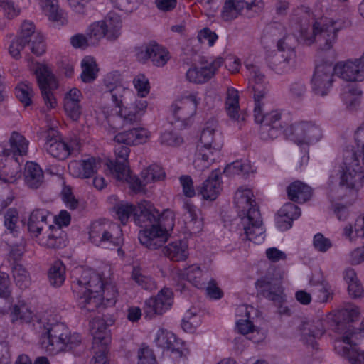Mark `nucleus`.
<instances>
[{
	"label": "nucleus",
	"mask_w": 364,
	"mask_h": 364,
	"mask_svg": "<svg viewBox=\"0 0 364 364\" xmlns=\"http://www.w3.org/2000/svg\"><path fill=\"white\" fill-rule=\"evenodd\" d=\"M288 92L292 99L301 101L306 96L307 87L303 80H298L289 85Z\"/></svg>",
	"instance_id": "obj_58"
},
{
	"label": "nucleus",
	"mask_w": 364,
	"mask_h": 364,
	"mask_svg": "<svg viewBox=\"0 0 364 364\" xmlns=\"http://www.w3.org/2000/svg\"><path fill=\"white\" fill-rule=\"evenodd\" d=\"M44 136L46 138L45 149L54 158L64 160L70 156L73 150V145L62 141L58 131L54 128L46 130Z\"/></svg>",
	"instance_id": "obj_19"
},
{
	"label": "nucleus",
	"mask_w": 364,
	"mask_h": 364,
	"mask_svg": "<svg viewBox=\"0 0 364 364\" xmlns=\"http://www.w3.org/2000/svg\"><path fill=\"white\" fill-rule=\"evenodd\" d=\"M254 116L255 122L260 124L259 136L262 140H273L282 134L284 124L279 111L274 110L263 114L259 102L255 104Z\"/></svg>",
	"instance_id": "obj_9"
},
{
	"label": "nucleus",
	"mask_w": 364,
	"mask_h": 364,
	"mask_svg": "<svg viewBox=\"0 0 364 364\" xmlns=\"http://www.w3.org/2000/svg\"><path fill=\"white\" fill-rule=\"evenodd\" d=\"M13 276L16 284L21 289H26L31 284L29 274L21 264H16L14 265Z\"/></svg>",
	"instance_id": "obj_54"
},
{
	"label": "nucleus",
	"mask_w": 364,
	"mask_h": 364,
	"mask_svg": "<svg viewBox=\"0 0 364 364\" xmlns=\"http://www.w3.org/2000/svg\"><path fill=\"white\" fill-rule=\"evenodd\" d=\"M242 8L238 6L232 0H226L223 8L221 17L225 21H231L238 16Z\"/></svg>",
	"instance_id": "obj_60"
},
{
	"label": "nucleus",
	"mask_w": 364,
	"mask_h": 364,
	"mask_svg": "<svg viewBox=\"0 0 364 364\" xmlns=\"http://www.w3.org/2000/svg\"><path fill=\"white\" fill-rule=\"evenodd\" d=\"M168 224L163 223L157 225H152L149 228H146L140 230L138 238L140 243L150 250H156L161 247L168 240Z\"/></svg>",
	"instance_id": "obj_17"
},
{
	"label": "nucleus",
	"mask_w": 364,
	"mask_h": 364,
	"mask_svg": "<svg viewBox=\"0 0 364 364\" xmlns=\"http://www.w3.org/2000/svg\"><path fill=\"white\" fill-rule=\"evenodd\" d=\"M221 172L219 169L212 171L210 175L197 188L198 193L204 200H215L222 190Z\"/></svg>",
	"instance_id": "obj_28"
},
{
	"label": "nucleus",
	"mask_w": 364,
	"mask_h": 364,
	"mask_svg": "<svg viewBox=\"0 0 364 364\" xmlns=\"http://www.w3.org/2000/svg\"><path fill=\"white\" fill-rule=\"evenodd\" d=\"M299 330L303 341L313 346L314 340L319 338L325 333L323 321L321 318L302 321Z\"/></svg>",
	"instance_id": "obj_29"
},
{
	"label": "nucleus",
	"mask_w": 364,
	"mask_h": 364,
	"mask_svg": "<svg viewBox=\"0 0 364 364\" xmlns=\"http://www.w3.org/2000/svg\"><path fill=\"white\" fill-rule=\"evenodd\" d=\"M154 342L158 347L171 350L173 358L186 356L184 350L179 346L180 342L176 336L170 331L160 328L156 334Z\"/></svg>",
	"instance_id": "obj_26"
},
{
	"label": "nucleus",
	"mask_w": 364,
	"mask_h": 364,
	"mask_svg": "<svg viewBox=\"0 0 364 364\" xmlns=\"http://www.w3.org/2000/svg\"><path fill=\"white\" fill-rule=\"evenodd\" d=\"M113 223L107 220H99L93 222L90 225L89 236L90 240L97 246H101L105 242V239L107 237L109 231Z\"/></svg>",
	"instance_id": "obj_40"
},
{
	"label": "nucleus",
	"mask_w": 364,
	"mask_h": 364,
	"mask_svg": "<svg viewBox=\"0 0 364 364\" xmlns=\"http://www.w3.org/2000/svg\"><path fill=\"white\" fill-rule=\"evenodd\" d=\"M256 284L262 289V293L265 298L278 304L283 301V290L279 279H272L267 274L257 280Z\"/></svg>",
	"instance_id": "obj_31"
},
{
	"label": "nucleus",
	"mask_w": 364,
	"mask_h": 364,
	"mask_svg": "<svg viewBox=\"0 0 364 364\" xmlns=\"http://www.w3.org/2000/svg\"><path fill=\"white\" fill-rule=\"evenodd\" d=\"M249 165L242 163V161H236L230 164H228L226 166V167L224 168V173H225L227 176H232L235 174H246L249 172Z\"/></svg>",
	"instance_id": "obj_64"
},
{
	"label": "nucleus",
	"mask_w": 364,
	"mask_h": 364,
	"mask_svg": "<svg viewBox=\"0 0 364 364\" xmlns=\"http://www.w3.org/2000/svg\"><path fill=\"white\" fill-rule=\"evenodd\" d=\"M165 218H171V220L168 223L169 229L173 227V213L171 211L166 210V213L161 215L159 212L156 210L152 204L149 202L144 200L138 204L136 211L134 212V221L136 224L141 227L148 228L152 225H157L163 223Z\"/></svg>",
	"instance_id": "obj_12"
},
{
	"label": "nucleus",
	"mask_w": 364,
	"mask_h": 364,
	"mask_svg": "<svg viewBox=\"0 0 364 364\" xmlns=\"http://www.w3.org/2000/svg\"><path fill=\"white\" fill-rule=\"evenodd\" d=\"M225 107L228 115L233 120L239 121V95L238 91L233 87L227 90Z\"/></svg>",
	"instance_id": "obj_47"
},
{
	"label": "nucleus",
	"mask_w": 364,
	"mask_h": 364,
	"mask_svg": "<svg viewBox=\"0 0 364 364\" xmlns=\"http://www.w3.org/2000/svg\"><path fill=\"white\" fill-rule=\"evenodd\" d=\"M21 163L19 159L4 158L0 162V181L5 183H14L21 177Z\"/></svg>",
	"instance_id": "obj_35"
},
{
	"label": "nucleus",
	"mask_w": 364,
	"mask_h": 364,
	"mask_svg": "<svg viewBox=\"0 0 364 364\" xmlns=\"http://www.w3.org/2000/svg\"><path fill=\"white\" fill-rule=\"evenodd\" d=\"M135 52L137 60L146 63L150 60L153 65L157 67H163L170 59L169 52L156 43L137 47Z\"/></svg>",
	"instance_id": "obj_18"
},
{
	"label": "nucleus",
	"mask_w": 364,
	"mask_h": 364,
	"mask_svg": "<svg viewBox=\"0 0 364 364\" xmlns=\"http://www.w3.org/2000/svg\"><path fill=\"white\" fill-rule=\"evenodd\" d=\"M292 132L299 144L315 143L322 137L321 127L311 122H301L294 124Z\"/></svg>",
	"instance_id": "obj_23"
},
{
	"label": "nucleus",
	"mask_w": 364,
	"mask_h": 364,
	"mask_svg": "<svg viewBox=\"0 0 364 364\" xmlns=\"http://www.w3.org/2000/svg\"><path fill=\"white\" fill-rule=\"evenodd\" d=\"M334 70L336 76L347 82L364 80V54L360 58L338 62Z\"/></svg>",
	"instance_id": "obj_16"
},
{
	"label": "nucleus",
	"mask_w": 364,
	"mask_h": 364,
	"mask_svg": "<svg viewBox=\"0 0 364 364\" xmlns=\"http://www.w3.org/2000/svg\"><path fill=\"white\" fill-rule=\"evenodd\" d=\"M48 211L45 209L34 210L30 215L28 222L29 232L36 237L42 235L49 225H47Z\"/></svg>",
	"instance_id": "obj_39"
},
{
	"label": "nucleus",
	"mask_w": 364,
	"mask_h": 364,
	"mask_svg": "<svg viewBox=\"0 0 364 364\" xmlns=\"http://www.w3.org/2000/svg\"><path fill=\"white\" fill-rule=\"evenodd\" d=\"M136 208L137 207L127 203H119L114 206L118 218L123 225L126 224L132 215L134 217Z\"/></svg>",
	"instance_id": "obj_59"
},
{
	"label": "nucleus",
	"mask_w": 364,
	"mask_h": 364,
	"mask_svg": "<svg viewBox=\"0 0 364 364\" xmlns=\"http://www.w3.org/2000/svg\"><path fill=\"white\" fill-rule=\"evenodd\" d=\"M241 311H245L246 316L247 317V319H240L237 321L236 323V328L238 331V332L242 335L247 336V338L252 341L254 343H257L259 341L262 339V336H259V338H256L252 336V335L255 333L257 334L259 333V331L257 329L255 328V326L249 320L250 318V313L248 311V307L246 306H242L240 307Z\"/></svg>",
	"instance_id": "obj_46"
},
{
	"label": "nucleus",
	"mask_w": 364,
	"mask_h": 364,
	"mask_svg": "<svg viewBox=\"0 0 364 364\" xmlns=\"http://www.w3.org/2000/svg\"><path fill=\"white\" fill-rule=\"evenodd\" d=\"M48 276L52 286L60 287L65 279V267L63 263L60 260L55 261L49 269Z\"/></svg>",
	"instance_id": "obj_49"
},
{
	"label": "nucleus",
	"mask_w": 364,
	"mask_h": 364,
	"mask_svg": "<svg viewBox=\"0 0 364 364\" xmlns=\"http://www.w3.org/2000/svg\"><path fill=\"white\" fill-rule=\"evenodd\" d=\"M223 145L222 134L218 129L216 120L210 119L206 122L195 153L193 165L199 171H204L220 156Z\"/></svg>",
	"instance_id": "obj_4"
},
{
	"label": "nucleus",
	"mask_w": 364,
	"mask_h": 364,
	"mask_svg": "<svg viewBox=\"0 0 364 364\" xmlns=\"http://www.w3.org/2000/svg\"><path fill=\"white\" fill-rule=\"evenodd\" d=\"M18 213L15 208H9L4 215V226L13 235L18 231Z\"/></svg>",
	"instance_id": "obj_57"
},
{
	"label": "nucleus",
	"mask_w": 364,
	"mask_h": 364,
	"mask_svg": "<svg viewBox=\"0 0 364 364\" xmlns=\"http://www.w3.org/2000/svg\"><path fill=\"white\" fill-rule=\"evenodd\" d=\"M100 166V159L90 157L80 161H73L68 165L70 173L79 178H90Z\"/></svg>",
	"instance_id": "obj_32"
},
{
	"label": "nucleus",
	"mask_w": 364,
	"mask_h": 364,
	"mask_svg": "<svg viewBox=\"0 0 364 364\" xmlns=\"http://www.w3.org/2000/svg\"><path fill=\"white\" fill-rule=\"evenodd\" d=\"M358 306L348 304L341 309L331 324V329L341 337L335 341V350L350 364H364V351L356 347L353 338L358 332L352 323L360 317Z\"/></svg>",
	"instance_id": "obj_1"
},
{
	"label": "nucleus",
	"mask_w": 364,
	"mask_h": 364,
	"mask_svg": "<svg viewBox=\"0 0 364 364\" xmlns=\"http://www.w3.org/2000/svg\"><path fill=\"white\" fill-rule=\"evenodd\" d=\"M108 92L109 93L111 100L115 107H119V109L124 106V104L125 103L127 95L129 94V91L122 85L117 86L115 89L111 90V91Z\"/></svg>",
	"instance_id": "obj_63"
},
{
	"label": "nucleus",
	"mask_w": 364,
	"mask_h": 364,
	"mask_svg": "<svg viewBox=\"0 0 364 364\" xmlns=\"http://www.w3.org/2000/svg\"><path fill=\"white\" fill-rule=\"evenodd\" d=\"M340 186L351 190H358L362 187L364 175L357 154L352 150L345 151Z\"/></svg>",
	"instance_id": "obj_11"
},
{
	"label": "nucleus",
	"mask_w": 364,
	"mask_h": 364,
	"mask_svg": "<svg viewBox=\"0 0 364 364\" xmlns=\"http://www.w3.org/2000/svg\"><path fill=\"white\" fill-rule=\"evenodd\" d=\"M246 68L251 77L250 84L254 92L255 104L259 103L267 91L265 76L258 67L252 64H247Z\"/></svg>",
	"instance_id": "obj_33"
},
{
	"label": "nucleus",
	"mask_w": 364,
	"mask_h": 364,
	"mask_svg": "<svg viewBox=\"0 0 364 364\" xmlns=\"http://www.w3.org/2000/svg\"><path fill=\"white\" fill-rule=\"evenodd\" d=\"M137 359V364H157L153 350L144 344L138 349Z\"/></svg>",
	"instance_id": "obj_62"
},
{
	"label": "nucleus",
	"mask_w": 364,
	"mask_h": 364,
	"mask_svg": "<svg viewBox=\"0 0 364 364\" xmlns=\"http://www.w3.org/2000/svg\"><path fill=\"white\" fill-rule=\"evenodd\" d=\"M29 141L21 133L14 131L11 132L6 144L0 145V162H3L4 158H14L26 156L28 150Z\"/></svg>",
	"instance_id": "obj_21"
},
{
	"label": "nucleus",
	"mask_w": 364,
	"mask_h": 364,
	"mask_svg": "<svg viewBox=\"0 0 364 364\" xmlns=\"http://www.w3.org/2000/svg\"><path fill=\"white\" fill-rule=\"evenodd\" d=\"M110 229L112 231H109V233H108L101 246L110 249L117 248L118 255L123 256L124 251L122 250V246L124 244L122 230L119 225L114 223Z\"/></svg>",
	"instance_id": "obj_44"
},
{
	"label": "nucleus",
	"mask_w": 364,
	"mask_h": 364,
	"mask_svg": "<svg viewBox=\"0 0 364 364\" xmlns=\"http://www.w3.org/2000/svg\"><path fill=\"white\" fill-rule=\"evenodd\" d=\"M41 337V346L48 353L58 354L62 351H72L80 355L84 350L78 333L70 334L68 328L62 323L48 324Z\"/></svg>",
	"instance_id": "obj_5"
},
{
	"label": "nucleus",
	"mask_w": 364,
	"mask_h": 364,
	"mask_svg": "<svg viewBox=\"0 0 364 364\" xmlns=\"http://www.w3.org/2000/svg\"><path fill=\"white\" fill-rule=\"evenodd\" d=\"M333 75L335 70L331 63H316L311 78L312 91L317 95H326L332 87Z\"/></svg>",
	"instance_id": "obj_13"
},
{
	"label": "nucleus",
	"mask_w": 364,
	"mask_h": 364,
	"mask_svg": "<svg viewBox=\"0 0 364 364\" xmlns=\"http://www.w3.org/2000/svg\"><path fill=\"white\" fill-rule=\"evenodd\" d=\"M90 333L93 336L95 344L107 346L109 342V331L108 324L104 318L96 317L90 321Z\"/></svg>",
	"instance_id": "obj_41"
},
{
	"label": "nucleus",
	"mask_w": 364,
	"mask_h": 364,
	"mask_svg": "<svg viewBox=\"0 0 364 364\" xmlns=\"http://www.w3.org/2000/svg\"><path fill=\"white\" fill-rule=\"evenodd\" d=\"M26 45L36 55H41L46 51L43 36L36 31L34 25L28 21L22 23L18 36L11 41L9 48V54L16 60L21 58V51Z\"/></svg>",
	"instance_id": "obj_7"
},
{
	"label": "nucleus",
	"mask_w": 364,
	"mask_h": 364,
	"mask_svg": "<svg viewBox=\"0 0 364 364\" xmlns=\"http://www.w3.org/2000/svg\"><path fill=\"white\" fill-rule=\"evenodd\" d=\"M362 91L355 85H348L342 90L341 96L343 102L349 109H353L359 105Z\"/></svg>",
	"instance_id": "obj_45"
},
{
	"label": "nucleus",
	"mask_w": 364,
	"mask_h": 364,
	"mask_svg": "<svg viewBox=\"0 0 364 364\" xmlns=\"http://www.w3.org/2000/svg\"><path fill=\"white\" fill-rule=\"evenodd\" d=\"M147 108V102L137 100L121 107L118 114L111 115L107 118L108 129L112 132L123 127H129L139 123Z\"/></svg>",
	"instance_id": "obj_8"
},
{
	"label": "nucleus",
	"mask_w": 364,
	"mask_h": 364,
	"mask_svg": "<svg viewBox=\"0 0 364 364\" xmlns=\"http://www.w3.org/2000/svg\"><path fill=\"white\" fill-rule=\"evenodd\" d=\"M200 319L196 312L188 310L182 320L181 326L186 332L193 333L200 324Z\"/></svg>",
	"instance_id": "obj_61"
},
{
	"label": "nucleus",
	"mask_w": 364,
	"mask_h": 364,
	"mask_svg": "<svg viewBox=\"0 0 364 364\" xmlns=\"http://www.w3.org/2000/svg\"><path fill=\"white\" fill-rule=\"evenodd\" d=\"M301 215L299 208L293 203H287L278 212L277 224L281 230H287L292 225V221Z\"/></svg>",
	"instance_id": "obj_36"
},
{
	"label": "nucleus",
	"mask_w": 364,
	"mask_h": 364,
	"mask_svg": "<svg viewBox=\"0 0 364 364\" xmlns=\"http://www.w3.org/2000/svg\"><path fill=\"white\" fill-rule=\"evenodd\" d=\"M269 68L277 74L287 73L295 69L298 65L296 52L275 53L267 60Z\"/></svg>",
	"instance_id": "obj_24"
},
{
	"label": "nucleus",
	"mask_w": 364,
	"mask_h": 364,
	"mask_svg": "<svg viewBox=\"0 0 364 364\" xmlns=\"http://www.w3.org/2000/svg\"><path fill=\"white\" fill-rule=\"evenodd\" d=\"M132 278L144 289L152 291L156 289V284L154 279L149 275L146 274L139 267L133 268Z\"/></svg>",
	"instance_id": "obj_51"
},
{
	"label": "nucleus",
	"mask_w": 364,
	"mask_h": 364,
	"mask_svg": "<svg viewBox=\"0 0 364 364\" xmlns=\"http://www.w3.org/2000/svg\"><path fill=\"white\" fill-rule=\"evenodd\" d=\"M16 96L25 106H29L32 102L33 91L28 82H20L16 87Z\"/></svg>",
	"instance_id": "obj_52"
},
{
	"label": "nucleus",
	"mask_w": 364,
	"mask_h": 364,
	"mask_svg": "<svg viewBox=\"0 0 364 364\" xmlns=\"http://www.w3.org/2000/svg\"><path fill=\"white\" fill-rule=\"evenodd\" d=\"M198 101L195 94L183 97L176 100L171 105V112L175 118V123L180 129L186 127L191 118L196 114Z\"/></svg>",
	"instance_id": "obj_15"
},
{
	"label": "nucleus",
	"mask_w": 364,
	"mask_h": 364,
	"mask_svg": "<svg viewBox=\"0 0 364 364\" xmlns=\"http://www.w3.org/2000/svg\"><path fill=\"white\" fill-rule=\"evenodd\" d=\"M141 178L144 183H149L164 178L165 173L162 168L158 165L154 164L143 170L141 173Z\"/></svg>",
	"instance_id": "obj_53"
},
{
	"label": "nucleus",
	"mask_w": 364,
	"mask_h": 364,
	"mask_svg": "<svg viewBox=\"0 0 364 364\" xmlns=\"http://www.w3.org/2000/svg\"><path fill=\"white\" fill-rule=\"evenodd\" d=\"M122 26L119 15L114 12H109L104 20L92 23L87 29V35L90 39H94L97 42L102 38L109 41H114L121 35Z\"/></svg>",
	"instance_id": "obj_10"
},
{
	"label": "nucleus",
	"mask_w": 364,
	"mask_h": 364,
	"mask_svg": "<svg viewBox=\"0 0 364 364\" xmlns=\"http://www.w3.org/2000/svg\"><path fill=\"white\" fill-rule=\"evenodd\" d=\"M150 137V132L144 127H132L118 133L114 141L118 144L136 146L146 143Z\"/></svg>",
	"instance_id": "obj_30"
},
{
	"label": "nucleus",
	"mask_w": 364,
	"mask_h": 364,
	"mask_svg": "<svg viewBox=\"0 0 364 364\" xmlns=\"http://www.w3.org/2000/svg\"><path fill=\"white\" fill-rule=\"evenodd\" d=\"M40 4L48 16L49 19L53 21H58L61 18V14L58 11V0H39Z\"/></svg>",
	"instance_id": "obj_56"
},
{
	"label": "nucleus",
	"mask_w": 364,
	"mask_h": 364,
	"mask_svg": "<svg viewBox=\"0 0 364 364\" xmlns=\"http://www.w3.org/2000/svg\"><path fill=\"white\" fill-rule=\"evenodd\" d=\"M35 74L44 102L48 109L54 108L57 102L52 90L58 87L57 81L51 71L45 65H38Z\"/></svg>",
	"instance_id": "obj_14"
},
{
	"label": "nucleus",
	"mask_w": 364,
	"mask_h": 364,
	"mask_svg": "<svg viewBox=\"0 0 364 364\" xmlns=\"http://www.w3.org/2000/svg\"><path fill=\"white\" fill-rule=\"evenodd\" d=\"M82 92L76 87L70 89L64 97V109L68 116L73 121H77L82 114L80 101Z\"/></svg>",
	"instance_id": "obj_34"
},
{
	"label": "nucleus",
	"mask_w": 364,
	"mask_h": 364,
	"mask_svg": "<svg viewBox=\"0 0 364 364\" xmlns=\"http://www.w3.org/2000/svg\"><path fill=\"white\" fill-rule=\"evenodd\" d=\"M178 275L198 289H204L208 279L207 274H204L200 267L196 264L178 270Z\"/></svg>",
	"instance_id": "obj_38"
},
{
	"label": "nucleus",
	"mask_w": 364,
	"mask_h": 364,
	"mask_svg": "<svg viewBox=\"0 0 364 364\" xmlns=\"http://www.w3.org/2000/svg\"><path fill=\"white\" fill-rule=\"evenodd\" d=\"M36 239L39 245L48 248L58 249L66 245L65 233L61 228L53 225H49L44 232L37 236Z\"/></svg>",
	"instance_id": "obj_27"
},
{
	"label": "nucleus",
	"mask_w": 364,
	"mask_h": 364,
	"mask_svg": "<svg viewBox=\"0 0 364 364\" xmlns=\"http://www.w3.org/2000/svg\"><path fill=\"white\" fill-rule=\"evenodd\" d=\"M223 63V59L218 57L207 65L201 68L191 67L186 73V80L192 83L203 84L210 80Z\"/></svg>",
	"instance_id": "obj_25"
},
{
	"label": "nucleus",
	"mask_w": 364,
	"mask_h": 364,
	"mask_svg": "<svg viewBox=\"0 0 364 364\" xmlns=\"http://www.w3.org/2000/svg\"><path fill=\"white\" fill-rule=\"evenodd\" d=\"M162 252L165 257L174 262L183 261L188 256L187 245L181 240L175 241L164 246Z\"/></svg>",
	"instance_id": "obj_42"
},
{
	"label": "nucleus",
	"mask_w": 364,
	"mask_h": 364,
	"mask_svg": "<svg viewBox=\"0 0 364 364\" xmlns=\"http://www.w3.org/2000/svg\"><path fill=\"white\" fill-rule=\"evenodd\" d=\"M122 144H118L114 148L115 160H109L107 163L111 174L117 180L127 178L129 170L128 156L130 149Z\"/></svg>",
	"instance_id": "obj_22"
},
{
	"label": "nucleus",
	"mask_w": 364,
	"mask_h": 364,
	"mask_svg": "<svg viewBox=\"0 0 364 364\" xmlns=\"http://www.w3.org/2000/svg\"><path fill=\"white\" fill-rule=\"evenodd\" d=\"M33 312L23 303L13 306L10 314L12 323H28L33 318Z\"/></svg>",
	"instance_id": "obj_50"
},
{
	"label": "nucleus",
	"mask_w": 364,
	"mask_h": 364,
	"mask_svg": "<svg viewBox=\"0 0 364 364\" xmlns=\"http://www.w3.org/2000/svg\"><path fill=\"white\" fill-rule=\"evenodd\" d=\"M253 193L249 188H240L235 194V204L241 219L246 239L255 243L264 240V228Z\"/></svg>",
	"instance_id": "obj_2"
},
{
	"label": "nucleus",
	"mask_w": 364,
	"mask_h": 364,
	"mask_svg": "<svg viewBox=\"0 0 364 364\" xmlns=\"http://www.w3.org/2000/svg\"><path fill=\"white\" fill-rule=\"evenodd\" d=\"M341 28L342 23L338 21L321 18L314 22L312 31L301 29L299 41L306 46L316 43L321 50H329L337 41L338 33Z\"/></svg>",
	"instance_id": "obj_6"
},
{
	"label": "nucleus",
	"mask_w": 364,
	"mask_h": 364,
	"mask_svg": "<svg viewBox=\"0 0 364 364\" xmlns=\"http://www.w3.org/2000/svg\"><path fill=\"white\" fill-rule=\"evenodd\" d=\"M24 183L31 189H37L44 181L43 171L40 166L32 161H27L23 171Z\"/></svg>",
	"instance_id": "obj_37"
},
{
	"label": "nucleus",
	"mask_w": 364,
	"mask_h": 364,
	"mask_svg": "<svg viewBox=\"0 0 364 364\" xmlns=\"http://www.w3.org/2000/svg\"><path fill=\"white\" fill-rule=\"evenodd\" d=\"M80 274L73 282V289L78 296V305L87 311H95L104 306L101 298L102 279L100 276L92 269L76 270Z\"/></svg>",
	"instance_id": "obj_3"
},
{
	"label": "nucleus",
	"mask_w": 364,
	"mask_h": 364,
	"mask_svg": "<svg viewBox=\"0 0 364 364\" xmlns=\"http://www.w3.org/2000/svg\"><path fill=\"white\" fill-rule=\"evenodd\" d=\"M96 62L92 57L86 56L81 62V80L85 83L93 82L97 77L98 69Z\"/></svg>",
	"instance_id": "obj_48"
},
{
	"label": "nucleus",
	"mask_w": 364,
	"mask_h": 364,
	"mask_svg": "<svg viewBox=\"0 0 364 364\" xmlns=\"http://www.w3.org/2000/svg\"><path fill=\"white\" fill-rule=\"evenodd\" d=\"M172 304V291L168 288H164L156 296L146 300L144 307L145 316L151 318L156 315H161L171 306Z\"/></svg>",
	"instance_id": "obj_20"
},
{
	"label": "nucleus",
	"mask_w": 364,
	"mask_h": 364,
	"mask_svg": "<svg viewBox=\"0 0 364 364\" xmlns=\"http://www.w3.org/2000/svg\"><path fill=\"white\" fill-rule=\"evenodd\" d=\"M288 198L294 202L304 203L311 196V188L301 181H296L287 187Z\"/></svg>",
	"instance_id": "obj_43"
},
{
	"label": "nucleus",
	"mask_w": 364,
	"mask_h": 364,
	"mask_svg": "<svg viewBox=\"0 0 364 364\" xmlns=\"http://www.w3.org/2000/svg\"><path fill=\"white\" fill-rule=\"evenodd\" d=\"M102 287L101 294L102 301L105 306H111L115 304L116 298L118 294L116 287L111 283L104 284L102 282Z\"/></svg>",
	"instance_id": "obj_55"
}]
</instances>
